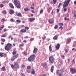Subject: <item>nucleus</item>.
I'll use <instances>...</instances> for the list:
<instances>
[{
    "label": "nucleus",
    "instance_id": "1",
    "mask_svg": "<svg viewBox=\"0 0 76 76\" xmlns=\"http://www.w3.org/2000/svg\"><path fill=\"white\" fill-rule=\"evenodd\" d=\"M71 0H66L64 2V4L63 5V8H64V11L66 12L67 11V9L66 7L69 4V2Z\"/></svg>",
    "mask_w": 76,
    "mask_h": 76
},
{
    "label": "nucleus",
    "instance_id": "2",
    "mask_svg": "<svg viewBox=\"0 0 76 76\" xmlns=\"http://www.w3.org/2000/svg\"><path fill=\"white\" fill-rule=\"evenodd\" d=\"M12 45L10 43H7L6 46L4 47V49L5 50L7 51H9L11 49V47H12Z\"/></svg>",
    "mask_w": 76,
    "mask_h": 76
},
{
    "label": "nucleus",
    "instance_id": "3",
    "mask_svg": "<svg viewBox=\"0 0 76 76\" xmlns=\"http://www.w3.org/2000/svg\"><path fill=\"white\" fill-rule=\"evenodd\" d=\"M35 56L34 54H33L30 56L28 58V61H33L34 60V59L35 58Z\"/></svg>",
    "mask_w": 76,
    "mask_h": 76
},
{
    "label": "nucleus",
    "instance_id": "4",
    "mask_svg": "<svg viewBox=\"0 0 76 76\" xmlns=\"http://www.w3.org/2000/svg\"><path fill=\"white\" fill-rule=\"evenodd\" d=\"M14 3L16 7L18 9H19V2L17 0H14Z\"/></svg>",
    "mask_w": 76,
    "mask_h": 76
},
{
    "label": "nucleus",
    "instance_id": "5",
    "mask_svg": "<svg viewBox=\"0 0 76 76\" xmlns=\"http://www.w3.org/2000/svg\"><path fill=\"white\" fill-rule=\"evenodd\" d=\"M70 69L71 72L72 74H74V73H76V69H75L74 68L71 67Z\"/></svg>",
    "mask_w": 76,
    "mask_h": 76
},
{
    "label": "nucleus",
    "instance_id": "6",
    "mask_svg": "<svg viewBox=\"0 0 76 76\" xmlns=\"http://www.w3.org/2000/svg\"><path fill=\"white\" fill-rule=\"evenodd\" d=\"M49 60L51 63H53L54 61V59L53 56H51L49 57Z\"/></svg>",
    "mask_w": 76,
    "mask_h": 76
},
{
    "label": "nucleus",
    "instance_id": "7",
    "mask_svg": "<svg viewBox=\"0 0 76 76\" xmlns=\"http://www.w3.org/2000/svg\"><path fill=\"white\" fill-rule=\"evenodd\" d=\"M9 13L10 15H12L15 13V12L12 10L10 9L9 12Z\"/></svg>",
    "mask_w": 76,
    "mask_h": 76
},
{
    "label": "nucleus",
    "instance_id": "8",
    "mask_svg": "<svg viewBox=\"0 0 76 76\" xmlns=\"http://www.w3.org/2000/svg\"><path fill=\"white\" fill-rule=\"evenodd\" d=\"M49 23L52 24L54 22V20L53 19H49L48 21Z\"/></svg>",
    "mask_w": 76,
    "mask_h": 76
},
{
    "label": "nucleus",
    "instance_id": "9",
    "mask_svg": "<svg viewBox=\"0 0 76 76\" xmlns=\"http://www.w3.org/2000/svg\"><path fill=\"white\" fill-rule=\"evenodd\" d=\"M9 6L12 9H14V6H13V4H12V3H10L9 4Z\"/></svg>",
    "mask_w": 76,
    "mask_h": 76
},
{
    "label": "nucleus",
    "instance_id": "10",
    "mask_svg": "<svg viewBox=\"0 0 76 76\" xmlns=\"http://www.w3.org/2000/svg\"><path fill=\"white\" fill-rule=\"evenodd\" d=\"M60 47V45L58 43L56 45V49L57 50H58Z\"/></svg>",
    "mask_w": 76,
    "mask_h": 76
},
{
    "label": "nucleus",
    "instance_id": "11",
    "mask_svg": "<svg viewBox=\"0 0 76 76\" xmlns=\"http://www.w3.org/2000/svg\"><path fill=\"white\" fill-rule=\"evenodd\" d=\"M38 49L37 48H35L33 51V53H37Z\"/></svg>",
    "mask_w": 76,
    "mask_h": 76
},
{
    "label": "nucleus",
    "instance_id": "12",
    "mask_svg": "<svg viewBox=\"0 0 76 76\" xmlns=\"http://www.w3.org/2000/svg\"><path fill=\"white\" fill-rule=\"evenodd\" d=\"M1 70H2V71H3L4 72V71H6V68L5 67V66H3L1 69Z\"/></svg>",
    "mask_w": 76,
    "mask_h": 76
},
{
    "label": "nucleus",
    "instance_id": "13",
    "mask_svg": "<svg viewBox=\"0 0 76 76\" xmlns=\"http://www.w3.org/2000/svg\"><path fill=\"white\" fill-rule=\"evenodd\" d=\"M29 21L31 22L35 20V19L34 18H29Z\"/></svg>",
    "mask_w": 76,
    "mask_h": 76
},
{
    "label": "nucleus",
    "instance_id": "14",
    "mask_svg": "<svg viewBox=\"0 0 76 76\" xmlns=\"http://www.w3.org/2000/svg\"><path fill=\"white\" fill-rule=\"evenodd\" d=\"M58 35H55V36H54V37L53 38V39L54 40H57L58 39Z\"/></svg>",
    "mask_w": 76,
    "mask_h": 76
},
{
    "label": "nucleus",
    "instance_id": "15",
    "mask_svg": "<svg viewBox=\"0 0 76 76\" xmlns=\"http://www.w3.org/2000/svg\"><path fill=\"white\" fill-rule=\"evenodd\" d=\"M24 10L25 11H28L30 10L28 8H24Z\"/></svg>",
    "mask_w": 76,
    "mask_h": 76
},
{
    "label": "nucleus",
    "instance_id": "16",
    "mask_svg": "<svg viewBox=\"0 0 76 76\" xmlns=\"http://www.w3.org/2000/svg\"><path fill=\"white\" fill-rule=\"evenodd\" d=\"M71 39L70 38L68 39H67V43H69L71 42Z\"/></svg>",
    "mask_w": 76,
    "mask_h": 76
},
{
    "label": "nucleus",
    "instance_id": "17",
    "mask_svg": "<svg viewBox=\"0 0 76 76\" xmlns=\"http://www.w3.org/2000/svg\"><path fill=\"white\" fill-rule=\"evenodd\" d=\"M20 31L23 33H25L26 32V30L25 29H22Z\"/></svg>",
    "mask_w": 76,
    "mask_h": 76
},
{
    "label": "nucleus",
    "instance_id": "18",
    "mask_svg": "<svg viewBox=\"0 0 76 76\" xmlns=\"http://www.w3.org/2000/svg\"><path fill=\"white\" fill-rule=\"evenodd\" d=\"M2 13L3 14H4V15H6L7 13V12H6V11H5V10H3L2 12Z\"/></svg>",
    "mask_w": 76,
    "mask_h": 76
},
{
    "label": "nucleus",
    "instance_id": "19",
    "mask_svg": "<svg viewBox=\"0 0 76 76\" xmlns=\"http://www.w3.org/2000/svg\"><path fill=\"white\" fill-rule=\"evenodd\" d=\"M31 73H32V74L35 75V72L34 69H33L32 70V71L31 72Z\"/></svg>",
    "mask_w": 76,
    "mask_h": 76
},
{
    "label": "nucleus",
    "instance_id": "20",
    "mask_svg": "<svg viewBox=\"0 0 76 76\" xmlns=\"http://www.w3.org/2000/svg\"><path fill=\"white\" fill-rule=\"evenodd\" d=\"M14 66L15 68H17L18 67V65L17 64L15 63L14 64Z\"/></svg>",
    "mask_w": 76,
    "mask_h": 76
},
{
    "label": "nucleus",
    "instance_id": "21",
    "mask_svg": "<svg viewBox=\"0 0 76 76\" xmlns=\"http://www.w3.org/2000/svg\"><path fill=\"white\" fill-rule=\"evenodd\" d=\"M4 53H0V56L2 57H4Z\"/></svg>",
    "mask_w": 76,
    "mask_h": 76
},
{
    "label": "nucleus",
    "instance_id": "22",
    "mask_svg": "<svg viewBox=\"0 0 76 76\" xmlns=\"http://www.w3.org/2000/svg\"><path fill=\"white\" fill-rule=\"evenodd\" d=\"M47 64L46 63H44L42 64V65L43 67H45V66H47Z\"/></svg>",
    "mask_w": 76,
    "mask_h": 76
},
{
    "label": "nucleus",
    "instance_id": "23",
    "mask_svg": "<svg viewBox=\"0 0 76 76\" xmlns=\"http://www.w3.org/2000/svg\"><path fill=\"white\" fill-rule=\"evenodd\" d=\"M53 69H54V66H52L51 67V70H50L51 72H52V73H53Z\"/></svg>",
    "mask_w": 76,
    "mask_h": 76
},
{
    "label": "nucleus",
    "instance_id": "24",
    "mask_svg": "<svg viewBox=\"0 0 76 76\" xmlns=\"http://www.w3.org/2000/svg\"><path fill=\"white\" fill-rule=\"evenodd\" d=\"M18 55L17 54H16L13 56L14 58H15H15H18Z\"/></svg>",
    "mask_w": 76,
    "mask_h": 76
},
{
    "label": "nucleus",
    "instance_id": "25",
    "mask_svg": "<svg viewBox=\"0 0 76 76\" xmlns=\"http://www.w3.org/2000/svg\"><path fill=\"white\" fill-rule=\"evenodd\" d=\"M15 15H16L17 16H19V13H18L17 12H15Z\"/></svg>",
    "mask_w": 76,
    "mask_h": 76
},
{
    "label": "nucleus",
    "instance_id": "26",
    "mask_svg": "<svg viewBox=\"0 0 76 76\" xmlns=\"http://www.w3.org/2000/svg\"><path fill=\"white\" fill-rule=\"evenodd\" d=\"M2 27H0V30H2L3 29V28L4 27V26L3 25H1Z\"/></svg>",
    "mask_w": 76,
    "mask_h": 76
},
{
    "label": "nucleus",
    "instance_id": "27",
    "mask_svg": "<svg viewBox=\"0 0 76 76\" xmlns=\"http://www.w3.org/2000/svg\"><path fill=\"white\" fill-rule=\"evenodd\" d=\"M6 36H7L6 34H2L1 36V37H6Z\"/></svg>",
    "mask_w": 76,
    "mask_h": 76
},
{
    "label": "nucleus",
    "instance_id": "28",
    "mask_svg": "<svg viewBox=\"0 0 76 76\" xmlns=\"http://www.w3.org/2000/svg\"><path fill=\"white\" fill-rule=\"evenodd\" d=\"M49 50L50 51H52V49L51 48V45H50L49 47Z\"/></svg>",
    "mask_w": 76,
    "mask_h": 76
},
{
    "label": "nucleus",
    "instance_id": "29",
    "mask_svg": "<svg viewBox=\"0 0 76 76\" xmlns=\"http://www.w3.org/2000/svg\"><path fill=\"white\" fill-rule=\"evenodd\" d=\"M15 58H14V57H12L11 58V61H14L15 60Z\"/></svg>",
    "mask_w": 76,
    "mask_h": 76
},
{
    "label": "nucleus",
    "instance_id": "30",
    "mask_svg": "<svg viewBox=\"0 0 76 76\" xmlns=\"http://www.w3.org/2000/svg\"><path fill=\"white\" fill-rule=\"evenodd\" d=\"M58 24L59 26H63V24L62 23H58Z\"/></svg>",
    "mask_w": 76,
    "mask_h": 76
},
{
    "label": "nucleus",
    "instance_id": "31",
    "mask_svg": "<svg viewBox=\"0 0 76 76\" xmlns=\"http://www.w3.org/2000/svg\"><path fill=\"white\" fill-rule=\"evenodd\" d=\"M23 53L26 56H27V54H26V51H25Z\"/></svg>",
    "mask_w": 76,
    "mask_h": 76
},
{
    "label": "nucleus",
    "instance_id": "32",
    "mask_svg": "<svg viewBox=\"0 0 76 76\" xmlns=\"http://www.w3.org/2000/svg\"><path fill=\"white\" fill-rule=\"evenodd\" d=\"M57 1V0H53V3L54 4H55Z\"/></svg>",
    "mask_w": 76,
    "mask_h": 76
},
{
    "label": "nucleus",
    "instance_id": "33",
    "mask_svg": "<svg viewBox=\"0 0 76 76\" xmlns=\"http://www.w3.org/2000/svg\"><path fill=\"white\" fill-rule=\"evenodd\" d=\"M58 28V25H56L55 26V27H54V28L55 29H57Z\"/></svg>",
    "mask_w": 76,
    "mask_h": 76
},
{
    "label": "nucleus",
    "instance_id": "34",
    "mask_svg": "<svg viewBox=\"0 0 76 76\" xmlns=\"http://www.w3.org/2000/svg\"><path fill=\"white\" fill-rule=\"evenodd\" d=\"M25 29L26 30H28L29 29V28L27 26L25 27Z\"/></svg>",
    "mask_w": 76,
    "mask_h": 76
},
{
    "label": "nucleus",
    "instance_id": "35",
    "mask_svg": "<svg viewBox=\"0 0 76 76\" xmlns=\"http://www.w3.org/2000/svg\"><path fill=\"white\" fill-rule=\"evenodd\" d=\"M10 21L11 22H15V20L13 18H11L10 19Z\"/></svg>",
    "mask_w": 76,
    "mask_h": 76
},
{
    "label": "nucleus",
    "instance_id": "36",
    "mask_svg": "<svg viewBox=\"0 0 76 76\" xmlns=\"http://www.w3.org/2000/svg\"><path fill=\"white\" fill-rule=\"evenodd\" d=\"M16 51H14L12 52L13 55H15V54H16Z\"/></svg>",
    "mask_w": 76,
    "mask_h": 76
},
{
    "label": "nucleus",
    "instance_id": "37",
    "mask_svg": "<svg viewBox=\"0 0 76 76\" xmlns=\"http://www.w3.org/2000/svg\"><path fill=\"white\" fill-rule=\"evenodd\" d=\"M31 68V67L30 66H28L27 67V69H30Z\"/></svg>",
    "mask_w": 76,
    "mask_h": 76
},
{
    "label": "nucleus",
    "instance_id": "38",
    "mask_svg": "<svg viewBox=\"0 0 76 76\" xmlns=\"http://www.w3.org/2000/svg\"><path fill=\"white\" fill-rule=\"evenodd\" d=\"M43 10L42 9H41L40 11V13L42 14L43 12Z\"/></svg>",
    "mask_w": 76,
    "mask_h": 76
},
{
    "label": "nucleus",
    "instance_id": "39",
    "mask_svg": "<svg viewBox=\"0 0 76 76\" xmlns=\"http://www.w3.org/2000/svg\"><path fill=\"white\" fill-rule=\"evenodd\" d=\"M2 42H4L5 41V39H1Z\"/></svg>",
    "mask_w": 76,
    "mask_h": 76
},
{
    "label": "nucleus",
    "instance_id": "40",
    "mask_svg": "<svg viewBox=\"0 0 76 76\" xmlns=\"http://www.w3.org/2000/svg\"><path fill=\"white\" fill-rule=\"evenodd\" d=\"M11 67H12V68H15V65H13L12 64L11 65Z\"/></svg>",
    "mask_w": 76,
    "mask_h": 76
},
{
    "label": "nucleus",
    "instance_id": "41",
    "mask_svg": "<svg viewBox=\"0 0 76 76\" xmlns=\"http://www.w3.org/2000/svg\"><path fill=\"white\" fill-rule=\"evenodd\" d=\"M3 4H1L0 5V6L1 7H3Z\"/></svg>",
    "mask_w": 76,
    "mask_h": 76
},
{
    "label": "nucleus",
    "instance_id": "42",
    "mask_svg": "<svg viewBox=\"0 0 76 76\" xmlns=\"http://www.w3.org/2000/svg\"><path fill=\"white\" fill-rule=\"evenodd\" d=\"M75 58L72 60V62L73 63H75Z\"/></svg>",
    "mask_w": 76,
    "mask_h": 76
},
{
    "label": "nucleus",
    "instance_id": "43",
    "mask_svg": "<svg viewBox=\"0 0 76 76\" xmlns=\"http://www.w3.org/2000/svg\"><path fill=\"white\" fill-rule=\"evenodd\" d=\"M3 55L4 56H5V57H6L7 56V54H6V53H4Z\"/></svg>",
    "mask_w": 76,
    "mask_h": 76
},
{
    "label": "nucleus",
    "instance_id": "44",
    "mask_svg": "<svg viewBox=\"0 0 76 76\" xmlns=\"http://www.w3.org/2000/svg\"><path fill=\"white\" fill-rule=\"evenodd\" d=\"M21 76H25V74L22 73L21 74Z\"/></svg>",
    "mask_w": 76,
    "mask_h": 76
},
{
    "label": "nucleus",
    "instance_id": "45",
    "mask_svg": "<svg viewBox=\"0 0 76 76\" xmlns=\"http://www.w3.org/2000/svg\"><path fill=\"white\" fill-rule=\"evenodd\" d=\"M3 31L4 32H6V31H7V29H4L3 30Z\"/></svg>",
    "mask_w": 76,
    "mask_h": 76
},
{
    "label": "nucleus",
    "instance_id": "46",
    "mask_svg": "<svg viewBox=\"0 0 76 76\" xmlns=\"http://www.w3.org/2000/svg\"><path fill=\"white\" fill-rule=\"evenodd\" d=\"M21 66L23 68H24V67H25V65H23V64H22V65H21Z\"/></svg>",
    "mask_w": 76,
    "mask_h": 76
},
{
    "label": "nucleus",
    "instance_id": "47",
    "mask_svg": "<svg viewBox=\"0 0 76 76\" xmlns=\"http://www.w3.org/2000/svg\"><path fill=\"white\" fill-rule=\"evenodd\" d=\"M4 20H5V19H4V18H3L2 20H1V22H3V21H4Z\"/></svg>",
    "mask_w": 76,
    "mask_h": 76
},
{
    "label": "nucleus",
    "instance_id": "48",
    "mask_svg": "<svg viewBox=\"0 0 76 76\" xmlns=\"http://www.w3.org/2000/svg\"><path fill=\"white\" fill-rule=\"evenodd\" d=\"M63 27L62 26H61L59 28V29H61V30L62 29H63Z\"/></svg>",
    "mask_w": 76,
    "mask_h": 76
},
{
    "label": "nucleus",
    "instance_id": "49",
    "mask_svg": "<svg viewBox=\"0 0 76 76\" xmlns=\"http://www.w3.org/2000/svg\"><path fill=\"white\" fill-rule=\"evenodd\" d=\"M46 36H45L44 37H42V39L43 40H44L45 39V38H46Z\"/></svg>",
    "mask_w": 76,
    "mask_h": 76
},
{
    "label": "nucleus",
    "instance_id": "50",
    "mask_svg": "<svg viewBox=\"0 0 76 76\" xmlns=\"http://www.w3.org/2000/svg\"><path fill=\"white\" fill-rule=\"evenodd\" d=\"M19 16L20 17H22V14H21V13H19Z\"/></svg>",
    "mask_w": 76,
    "mask_h": 76
},
{
    "label": "nucleus",
    "instance_id": "51",
    "mask_svg": "<svg viewBox=\"0 0 76 76\" xmlns=\"http://www.w3.org/2000/svg\"><path fill=\"white\" fill-rule=\"evenodd\" d=\"M68 52V50L67 49H66L65 50V52H66V53H67Z\"/></svg>",
    "mask_w": 76,
    "mask_h": 76
},
{
    "label": "nucleus",
    "instance_id": "52",
    "mask_svg": "<svg viewBox=\"0 0 76 76\" xmlns=\"http://www.w3.org/2000/svg\"><path fill=\"white\" fill-rule=\"evenodd\" d=\"M23 44H20V47H22V46H23Z\"/></svg>",
    "mask_w": 76,
    "mask_h": 76
},
{
    "label": "nucleus",
    "instance_id": "53",
    "mask_svg": "<svg viewBox=\"0 0 76 76\" xmlns=\"http://www.w3.org/2000/svg\"><path fill=\"white\" fill-rule=\"evenodd\" d=\"M34 39V38H31V39H30V40L31 41H32Z\"/></svg>",
    "mask_w": 76,
    "mask_h": 76
},
{
    "label": "nucleus",
    "instance_id": "54",
    "mask_svg": "<svg viewBox=\"0 0 76 76\" xmlns=\"http://www.w3.org/2000/svg\"><path fill=\"white\" fill-rule=\"evenodd\" d=\"M59 11H60V10L59 9H57V12H59Z\"/></svg>",
    "mask_w": 76,
    "mask_h": 76
},
{
    "label": "nucleus",
    "instance_id": "55",
    "mask_svg": "<svg viewBox=\"0 0 76 76\" xmlns=\"http://www.w3.org/2000/svg\"><path fill=\"white\" fill-rule=\"evenodd\" d=\"M16 22H18V23H19V20H16Z\"/></svg>",
    "mask_w": 76,
    "mask_h": 76
},
{
    "label": "nucleus",
    "instance_id": "56",
    "mask_svg": "<svg viewBox=\"0 0 76 76\" xmlns=\"http://www.w3.org/2000/svg\"><path fill=\"white\" fill-rule=\"evenodd\" d=\"M59 71V70H57V75H58Z\"/></svg>",
    "mask_w": 76,
    "mask_h": 76
},
{
    "label": "nucleus",
    "instance_id": "57",
    "mask_svg": "<svg viewBox=\"0 0 76 76\" xmlns=\"http://www.w3.org/2000/svg\"><path fill=\"white\" fill-rule=\"evenodd\" d=\"M64 57H65V56H64V55H63L62 56V58H63V59H64Z\"/></svg>",
    "mask_w": 76,
    "mask_h": 76
},
{
    "label": "nucleus",
    "instance_id": "58",
    "mask_svg": "<svg viewBox=\"0 0 76 76\" xmlns=\"http://www.w3.org/2000/svg\"><path fill=\"white\" fill-rule=\"evenodd\" d=\"M23 42H24L26 43V40H24L23 41Z\"/></svg>",
    "mask_w": 76,
    "mask_h": 76
},
{
    "label": "nucleus",
    "instance_id": "59",
    "mask_svg": "<svg viewBox=\"0 0 76 76\" xmlns=\"http://www.w3.org/2000/svg\"><path fill=\"white\" fill-rule=\"evenodd\" d=\"M29 38V37H28V36H26V37H24V38Z\"/></svg>",
    "mask_w": 76,
    "mask_h": 76
},
{
    "label": "nucleus",
    "instance_id": "60",
    "mask_svg": "<svg viewBox=\"0 0 76 76\" xmlns=\"http://www.w3.org/2000/svg\"><path fill=\"white\" fill-rule=\"evenodd\" d=\"M75 50V51H76V49H75V48H73L72 49V50Z\"/></svg>",
    "mask_w": 76,
    "mask_h": 76
},
{
    "label": "nucleus",
    "instance_id": "61",
    "mask_svg": "<svg viewBox=\"0 0 76 76\" xmlns=\"http://www.w3.org/2000/svg\"><path fill=\"white\" fill-rule=\"evenodd\" d=\"M34 10H32L31 11V12H32L33 13H35V12H34Z\"/></svg>",
    "mask_w": 76,
    "mask_h": 76
},
{
    "label": "nucleus",
    "instance_id": "62",
    "mask_svg": "<svg viewBox=\"0 0 76 76\" xmlns=\"http://www.w3.org/2000/svg\"><path fill=\"white\" fill-rule=\"evenodd\" d=\"M42 76H46V75L45 74H44L43 75H42Z\"/></svg>",
    "mask_w": 76,
    "mask_h": 76
},
{
    "label": "nucleus",
    "instance_id": "63",
    "mask_svg": "<svg viewBox=\"0 0 76 76\" xmlns=\"http://www.w3.org/2000/svg\"><path fill=\"white\" fill-rule=\"evenodd\" d=\"M74 17H76V14L74 16H73Z\"/></svg>",
    "mask_w": 76,
    "mask_h": 76
},
{
    "label": "nucleus",
    "instance_id": "64",
    "mask_svg": "<svg viewBox=\"0 0 76 76\" xmlns=\"http://www.w3.org/2000/svg\"><path fill=\"white\" fill-rule=\"evenodd\" d=\"M74 4L76 5V1H74Z\"/></svg>",
    "mask_w": 76,
    "mask_h": 76
}]
</instances>
